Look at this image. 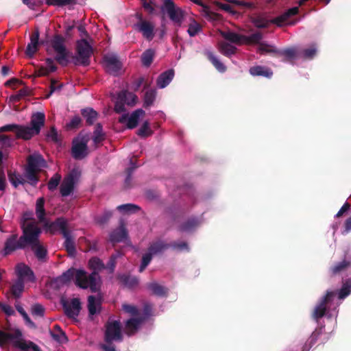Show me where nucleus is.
Segmentation results:
<instances>
[{
  "label": "nucleus",
  "instance_id": "nucleus-1",
  "mask_svg": "<svg viewBox=\"0 0 351 351\" xmlns=\"http://www.w3.org/2000/svg\"><path fill=\"white\" fill-rule=\"evenodd\" d=\"M66 38L61 34H55L50 41V44L53 51L56 52L54 58H47L45 59L47 66H45L48 74L57 71L58 66L54 61L57 62L61 66H66L70 62V51L65 45Z\"/></svg>",
  "mask_w": 351,
  "mask_h": 351
},
{
  "label": "nucleus",
  "instance_id": "nucleus-2",
  "mask_svg": "<svg viewBox=\"0 0 351 351\" xmlns=\"http://www.w3.org/2000/svg\"><path fill=\"white\" fill-rule=\"evenodd\" d=\"M94 275L95 274L92 276H87L86 272L82 269L70 268L58 277L56 281L61 285H64L75 278V283L77 287L82 289L90 288L92 292L95 293L96 285Z\"/></svg>",
  "mask_w": 351,
  "mask_h": 351
},
{
  "label": "nucleus",
  "instance_id": "nucleus-3",
  "mask_svg": "<svg viewBox=\"0 0 351 351\" xmlns=\"http://www.w3.org/2000/svg\"><path fill=\"white\" fill-rule=\"evenodd\" d=\"M299 12V9L298 7H293L286 12H285L281 15L275 17L271 20H267L266 18L262 16H256L252 18V23L257 28H267L270 23L275 24L278 27H282L285 24L294 25L296 24L297 21H292L288 22V19L294 15H296Z\"/></svg>",
  "mask_w": 351,
  "mask_h": 351
},
{
  "label": "nucleus",
  "instance_id": "nucleus-4",
  "mask_svg": "<svg viewBox=\"0 0 351 351\" xmlns=\"http://www.w3.org/2000/svg\"><path fill=\"white\" fill-rule=\"evenodd\" d=\"M45 122V115L43 112L34 114L31 118L30 127L18 125L16 131V137L24 140H29L34 136L40 133Z\"/></svg>",
  "mask_w": 351,
  "mask_h": 351
},
{
  "label": "nucleus",
  "instance_id": "nucleus-5",
  "mask_svg": "<svg viewBox=\"0 0 351 351\" xmlns=\"http://www.w3.org/2000/svg\"><path fill=\"white\" fill-rule=\"evenodd\" d=\"M22 337V332L19 329H16L12 333L6 332L0 330V346H3L10 341L15 340L14 346L16 348L21 349L22 351H42L40 348L31 341H26L23 339H19Z\"/></svg>",
  "mask_w": 351,
  "mask_h": 351
},
{
  "label": "nucleus",
  "instance_id": "nucleus-6",
  "mask_svg": "<svg viewBox=\"0 0 351 351\" xmlns=\"http://www.w3.org/2000/svg\"><path fill=\"white\" fill-rule=\"evenodd\" d=\"M45 160L40 154L30 155L27 158V165L25 169V176L27 180L28 183L32 186H36L39 181L38 172L40 168L43 167Z\"/></svg>",
  "mask_w": 351,
  "mask_h": 351
},
{
  "label": "nucleus",
  "instance_id": "nucleus-7",
  "mask_svg": "<svg viewBox=\"0 0 351 351\" xmlns=\"http://www.w3.org/2000/svg\"><path fill=\"white\" fill-rule=\"evenodd\" d=\"M93 52L91 45L86 39L78 40L76 42V56H71L73 62L75 65L88 66Z\"/></svg>",
  "mask_w": 351,
  "mask_h": 351
},
{
  "label": "nucleus",
  "instance_id": "nucleus-8",
  "mask_svg": "<svg viewBox=\"0 0 351 351\" xmlns=\"http://www.w3.org/2000/svg\"><path fill=\"white\" fill-rule=\"evenodd\" d=\"M21 228L23 234L20 237L25 247L40 241L39 236L41 230L34 221H31L27 224L22 223Z\"/></svg>",
  "mask_w": 351,
  "mask_h": 351
},
{
  "label": "nucleus",
  "instance_id": "nucleus-9",
  "mask_svg": "<svg viewBox=\"0 0 351 351\" xmlns=\"http://www.w3.org/2000/svg\"><path fill=\"white\" fill-rule=\"evenodd\" d=\"M337 295L335 291H327L315 306L313 312V317L318 322L319 319L326 315L330 309V305Z\"/></svg>",
  "mask_w": 351,
  "mask_h": 351
},
{
  "label": "nucleus",
  "instance_id": "nucleus-10",
  "mask_svg": "<svg viewBox=\"0 0 351 351\" xmlns=\"http://www.w3.org/2000/svg\"><path fill=\"white\" fill-rule=\"evenodd\" d=\"M123 339L121 322L119 320H108L105 324L104 341L106 343L121 342Z\"/></svg>",
  "mask_w": 351,
  "mask_h": 351
},
{
  "label": "nucleus",
  "instance_id": "nucleus-11",
  "mask_svg": "<svg viewBox=\"0 0 351 351\" xmlns=\"http://www.w3.org/2000/svg\"><path fill=\"white\" fill-rule=\"evenodd\" d=\"M161 12H166L169 19L179 25L181 24L183 19V12L180 8H177L173 0H164L161 6Z\"/></svg>",
  "mask_w": 351,
  "mask_h": 351
},
{
  "label": "nucleus",
  "instance_id": "nucleus-12",
  "mask_svg": "<svg viewBox=\"0 0 351 351\" xmlns=\"http://www.w3.org/2000/svg\"><path fill=\"white\" fill-rule=\"evenodd\" d=\"M79 176L78 170L74 169L64 178L60 187V192L62 197H67L73 192Z\"/></svg>",
  "mask_w": 351,
  "mask_h": 351
},
{
  "label": "nucleus",
  "instance_id": "nucleus-13",
  "mask_svg": "<svg viewBox=\"0 0 351 351\" xmlns=\"http://www.w3.org/2000/svg\"><path fill=\"white\" fill-rule=\"evenodd\" d=\"M21 237L18 239L17 234H12L5 241L4 247L1 253L3 256H6L17 250L25 249Z\"/></svg>",
  "mask_w": 351,
  "mask_h": 351
},
{
  "label": "nucleus",
  "instance_id": "nucleus-14",
  "mask_svg": "<svg viewBox=\"0 0 351 351\" xmlns=\"http://www.w3.org/2000/svg\"><path fill=\"white\" fill-rule=\"evenodd\" d=\"M62 305L64 314L71 319L76 318L82 308L80 300L77 298L71 299L70 302L62 300Z\"/></svg>",
  "mask_w": 351,
  "mask_h": 351
},
{
  "label": "nucleus",
  "instance_id": "nucleus-15",
  "mask_svg": "<svg viewBox=\"0 0 351 351\" xmlns=\"http://www.w3.org/2000/svg\"><path fill=\"white\" fill-rule=\"evenodd\" d=\"M89 267L93 270L92 273L89 276L94 275L95 278V284L96 285L95 292L99 291L100 287V276L99 274V271H101L105 268V265L102 261L97 258L93 257L91 258L88 261Z\"/></svg>",
  "mask_w": 351,
  "mask_h": 351
},
{
  "label": "nucleus",
  "instance_id": "nucleus-16",
  "mask_svg": "<svg viewBox=\"0 0 351 351\" xmlns=\"http://www.w3.org/2000/svg\"><path fill=\"white\" fill-rule=\"evenodd\" d=\"M106 69L108 73L118 75L122 68V64L115 55H106L104 58Z\"/></svg>",
  "mask_w": 351,
  "mask_h": 351
},
{
  "label": "nucleus",
  "instance_id": "nucleus-17",
  "mask_svg": "<svg viewBox=\"0 0 351 351\" xmlns=\"http://www.w3.org/2000/svg\"><path fill=\"white\" fill-rule=\"evenodd\" d=\"M136 30L141 32L147 40H152L154 37V25L149 21H142L134 25Z\"/></svg>",
  "mask_w": 351,
  "mask_h": 351
},
{
  "label": "nucleus",
  "instance_id": "nucleus-18",
  "mask_svg": "<svg viewBox=\"0 0 351 351\" xmlns=\"http://www.w3.org/2000/svg\"><path fill=\"white\" fill-rule=\"evenodd\" d=\"M44 223L45 226L51 232L60 230L63 236H66L67 233L70 232L67 228V221L63 217H58L53 222L45 221Z\"/></svg>",
  "mask_w": 351,
  "mask_h": 351
},
{
  "label": "nucleus",
  "instance_id": "nucleus-19",
  "mask_svg": "<svg viewBox=\"0 0 351 351\" xmlns=\"http://www.w3.org/2000/svg\"><path fill=\"white\" fill-rule=\"evenodd\" d=\"M87 140L81 141H73L71 148L72 156L76 160H81L87 155Z\"/></svg>",
  "mask_w": 351,
  "mask_h": 351
},
{
  "label": "nucleus",
  "instance_id": "nucleus-20",
  "mask_svg": "<svg viewBox=\"0 0 351 351\" xmlns=\"http://www.w3.org/2000/svg\"><path fill=\"white\" fill-rule=\"evenodd\" d=\"M117 279L121 286L129 289L136 288L139 283L137 277L128 274H119L117 276Z\"/></svg>",
  "mask_w": 351,
  "mask_h": 351
},
{
  "label": "nucleus",
  "instance_id": "nucleus-21",
  "mask_svg": "<svg viewBox=\"0 0 351 351\" xmlns=\"http://www.w3.org/2000/svg\"><path fill=\"white\" fill-rule=\"evenodd\" d=\"M143 317H132L128 319L125 323V332L128 336L134 335L138 330L140 325L143 322Z\"/></svg>",
  "mask_w": 351,
  "mask_h": 351
},
{
  "label": "nucleus",
  "instance_id": "nucleus-22",
  "mask_svg": "<svg viewBox=\"0 0 351 351\" xmlns=\"http://www.w3.org/2000/svg\"><path fill=\"white\" fill-rule=\"evenodd\" d=\"M128 237V231L124 222L121 221L119 227L110 234V241L112 243H119Z\"/></svg>",
  "mask_w": 351,
  "mask_h": 351
},
{
  "label": "nucleus",
  "instance_id": "nucleus-23",
  "mask_svg": "<svg viewBox=\"0 0 351 351\" xmlns=\"http://www.w3.org/2000/svg\"><path fill=\"white\" fill-rule=\"evenodd\" d=\"M32 250L34 252L35 256L41 262L47 261V248L38 241L30 245Z\"/></svg>",
  "mask_w": 351,
  "mask_h": 351
},
{
  "label": "nucleus",
  "instance_id": "nucleus-24",
  "mask_svg": "<svg viewBox=\"0 0 351 351\" xmlns=\"http://www.w3.org/2000/svg\"><path fill=\"white\" fill-rule=\"evenodd\" d=\"M173 77V69H169L162 73L157 79V86L160 88H165L171 82Z\"/></svg>",
  "mask_w": 351,
  "mask_h": 351
},
{
  "label": "nucleus",
  "instance_id": "nucleus-25",
  "mask_svg": "<svg viewBox=\"0 0 351 351\" xmlns=\"http://www.w3.org/2000/svg\"><path fill=\"white\" fill-rule=\"evenodd\" d=\"M199 224L200 221L197 218H189L178 226V230L182 232H190L194 230Z\"/></svg>",
  "mask_w": 351,
  "mask_h": 351
},
{
  "label": "nucleus",
  "instance_id": "nucleus-26",
  "mask_svg": "<svg viewBox=\"0 0 351 351\" xmlns=\"http://www.w3.org/2000/svg\"><path fill=\"white\" fill-rule=\"evenodd\" d=\"M249 72L253 76H263L270 78L273 75L271 69L260 65L250 67Z\"/></svg>",
  "mask_w": 351,
  "mask_h": 351
},
{
  "label": "nucleus",
  "instance_id": "nucleus-27",
  "mask_svg": "<svg viewBox=\"0 0 351 351\" xmlns=\"http://www.w3.org/2000/svg\"><path fill=\"white\" fill-rule=\"evenodd\" d=\"M147 288L152 291V294L158 297L162 298L168 295V288L156 282L148 284Z\"/></svg>",
  "mask_w": 351,
  "mask_h": 351
},
{
  "label": "nucleus",
  "instance_id": "nucleus-28",
  "mask_svg": "<svg viewBox=\"0 0 351 351\" xmlns=\"http://www.w3.org/2000/svg\"><path fill=\"white\" fill-rule=\"evenodd\" d=\"M170 247V244L165 242L162 240H158L152 242L149 248V251L153 255L162 253Z\"/></svg>",
  "mask_w": 351,
  "mask_h": 351
},
{
  "label": "nucleus",
  "instance_id": "nucleus-29",
  "mask_svg": "<svg viewBox=\"0 0 351 351\" xmlns=\"http://www.w3.org/2000/svg\"><path fill=\"white\" fill-rule=\"evenodd\" d=\"M16 272L19 276L18 279H22L25 277H27L30 282L35 280V276L33 271L29 267L25 265H19L16 267Z\"/></svg>",
  "mask_w": 351,
  "mask_h": 351
},
{
  "label": "nucleus",
  "instance_id": "nucleus-30",
  "mask_svg": "<svg viewBox=\"0 0 351 351\" xmlns=\"http://www.w3.org/2000/svg\"><path fill=\"white\" fill-rule=\"evenodd\" d=\"M351 267V261L344 259L341 262H339L330 268V272L332 276H336L344 271H346Z\"/></svg>",
  "mask_w": 351,
  "mask_h": 351
},
{
  "label": "nucleus",
  "instance_id": "nucleus-31",
  "mask_svg": "<svg viewBox=\"0 0 351 351\" xmlns=\"http://www.w3.org/2000/svg\"><path fill=\"white\" fill-rule=\"evenodd\" d=\"M221 36L226 40H228L229 42L237 45H241L243 43V35L239 34L237 33L228 31V32H223L221 31L220 32Z\"/></svg>",
  "mask_w": 351,
  "mask_h": 351
},
{
  "label": "nucleus",
  "instance_id": "nucleus-32",
  "mask_svg": "<svg viewBox=\"0 0 351 351\" xmlns=\"http://www.w3.org/2000/svg\"><path fill=\"white\" fill-rule=\"evenodd\" d=\"M118 95L121 100H123L125 104L130 106H134L138 99L135 94L128 90H121L119 93Z\"/></svg>",
  "mask_w": 351,
  "mask_h": 351
},
{
  "label": "nucleus",
  "instance_id": "nucleus-33",
  "mask_svg": "<svg viewBox=\"0 0 351 351\" xmlns=\"http://www.w3.org/2000/svg\"><path fill=\"white\" fill-rule=\"evenodd\" d=\"M81 114L88 125H93L98 117V113L92 108L82 109Z\"/></svg>",
  "mask_w": 351,
  "mask_h": 351
},
{
  "label": "nucleus",
  "instance_id": "nucleus-34",
  "mask_svg": "<svg viewBox=\"0 0 351 351\" xmlns=\"http://www.w3.org/2000/svg\"><path fill=\"white\" fill-rule=\"evenodd\" d=\"M144 114L145 111L142 109H137L134 110L128 118V121L127 122L128 128H135L138 125L140 117Z\"/></svg>",
  "mask_w": 351,
  "mask_h": 351
},
{
  "label": "nucleus",
  "instance_id": "nucleus-35",
  "mask_svg": "<svg viewBox=\"0 0 351 351\" xmlns=\"http://www.w3.org/2000/svg\"><path fill=\"white\" fill-rule=\"evenodd\" d=\"M278 49L274 45H269L265 42L259 43V46L257 48V53L264 54H271L277 56Z\"/></svg>",
  "mask_w": 351,
  "mask_h": 351
},
{
  "label": "nucleus",
  "instance_id": "nucleus-36",
  "mask_svg": "<svg viewBox=\"0 0 351 351\" xmlns=\"http://www.w3.org/2000/svg\"><path fill=\"white\" fill-rule=\"evenodd\" d=\"M51 335L53 339L58 341L59 343H66L68 341V338L65 332L62 330L61 327L56 324L53 327V330L51 331Z\"/></svg>",
  "mask_w": 351,
  "mask_h": 351
},
{
  "label": "nucleus",
  "instance_id": "nucleus-37",
  "mask_svg": "<svg viewBox=\"0 0 351 351\" xmlns=\"http://www.w3.org/2000/svg\"><path fill=\"white\" fill-rule=\"evenodd\" d=\"M208 60L213 64L215 68L220 73H224L226 71V66L210 51H206Z\"/></svg>",
  "mask_w": 351,
  "mask_h": 351
},
{
  "label": "nucleus",
  "instance_id": "nucleus-38",
  "mask_svg": "<svg viewBox=\"0 0 351 351\" xmlns=\"http://www.w3.org/2000/svg\"><path fill=\"white\" fill-rule=\"evenodd\" d=\"M65 239L64 246L69 256L73 257L76 254L75 244L73 239L71 237L70 232L67 233L66 236H63Z\"/></svg>",
  "mask_w": 351,
  "mask_h": 351
},
{
  "label": "nucleus",
  "instance_id": "nucleus-39",
  "mask_svg": "<svg viewBox=\"0 0 351 351\" xmlns=\"http://www.w3.org/2000/svg\"><path fill=\"white\" fill-rule=\"evenodd\" d=\"M45 199L40 197L37 199L36 204V214L40 222H45Z\"/></svg>",
  "mask_w": 351,
  "mask_h": 351
},
{
  "label": "nucleus",
  "instance_id": "nucleus-40",
  "mask_svg": "<svg viewBox=\"0 0 351 351\" xmlns=\"http://www.w3.org/2000/svg\"><path fill=\"white\" fill-rule=\"evenodd\" d=\"M88 309L90 315H94L100 312L101 303L96 300L94 295H90L88 298Z\"/></svg>",
  "mask_w": 351,
  "mask_h": 351
},
{
  "label": "nucleus",
  "instance_id": "nucleus-41",
  "mask_svg": "<svg viewBox=\"0 0 351 351\" xmlns=\"http://www.w3.org/2000/svg\"><path fill=\"white\" fill-rule=\"evenodd\" d=\"M263 39L262 33L257 32L254 34H252L250 36L243 35V43L245 45H258L259 46V43H261V40Z\"/></svg>",
  "mask_w": 351,
  "mask_h": 351
},
{
  "label": "nucleus",
  "instance_id": "nucleus-42",
  "mask_svg": "<svg viewBox=\"0 0 351 351\" xmlns=\"http://www.w3.org/2000/svg\"><path fill=\"white\" fill-rule=\"evenodd\" d=\"M351 293V276L343 281L341 288L338 292V298L340 300L344 299Z\"/></svg>",
  "mask_w": 351,
  "mask_h": 351
},
{
  "label": "nucleus",
  "instance_id": "nucleus-43",
  "mask_svg": "<svg viewBox=\"0 0 351 351\" xmlns=\"http://www.w3.org/2000/svg\"><path fill=\"white\" fill-rule=\"evenodd\" d=\"M106 138V134L103 131L102 125L99 123H97L93 135V141L97 145L100 144Z\"/></svg>",
  "mask_w": 351,
  "mask_h": 351
},
{
  "label": "nucleus",
  "instance_id": "nucleus-44",
  "mask_svg": "<svg viewBox=\"0 0 351 351\" xmlns=\"http://www.w3.org/2000/svg\"><path fill=\"white\" fill-rule=\"evenodd\" d=\"M218 49L220 53L227 57L234 55L237 51V47L226 42L219 43Z\"/></svg>",
  "mask_w": 351,
  "mask_h": 351
},
{
  "label": "nucleus",
  "instance_id": "nucleus-45",
  "mask_svg": "<svg viewBox=\"0 0 351 351\" xmlns=\"http://www.w3.org/2000/svg\"><path fill=\"white\" fill-rule=\"evenodd\" d=\"M24 291L23 280L18 279L10 287V292L16 299L20 298Z\"/></svg>",
  "mask_w": 351,
  "mask_h": 351
},
{
  "label": "nucleus",
  "instance_id": "nucleus-46",
  "mask_svg": "<svg viewBox=\"0 0 351 351\" xmlns=\"http://www.w3.org/2000/svg\"><path fill=\"white\" fill-rule=\"evenodd\" d=\"M277 56H283V61H292L297 56V50L295 47L287 48L283 50L278 49Z\"/></svg>",
  "mask_w": 351,
  "mask_h": 351
},
{
  "label": "nucleus",
  "instance_id": "nucleus-47",
  "mask_svg": "<svg viewBox=\"0 0 351 351\" xmlns=\"http://www.w3.org/2000/svg\"><path fill=\"white\" fill-rule=\"evenodd\" d=\"M155 51L152 49H146L141 55V62L143 66L149 67L154 60Z\"/></svg>",
  "mask_w": 351,
  "mask_h": 351
},
{
  "label": "nucleus",
  "instance_id": "nucleus-48",
  "mask_svg": "<svg viewBox=\"0 0 351 351\" xmlns=\"http://www.w3.org/2000/svg\"><path fill=\"white\" fill-rule=\"evenodd\" d=\"M8 176L10 183L16 188L19 184H24L26 181L20 174L16 173L15 171H8Z\"/></svg>",
  "mask_w": 351,
  "mask_h": 351
},
{
  "label": "nucleus",
  "instance_id": "nucleus-49",
  "mask_svg": "<svg viewBox=\"0 0 351 351\" xmlns=\"http://www.w3.org/2000/svg\"><path fill=\"white\" fill-rule=\"evenodd\" d=\"M156 97V91L151 89L145 92L143 98V107L147 108L152 106Z\"/></svg>",
  "mask_w": 351,
  "mask_h": 351
},
{
  "label": "nucleus",
  "instance_id": "nucleus-50",
  "mask_svg": "<svg viewBox=\"0 0 351 351\" xmlns=\"http://www.w3.org/2000/svg\"><path fill=\"white\" fill-rule=\"evenodd\" d=\"M112 216V212L105 210L102 214L95 217V221L100 226H103L108 223Z\"/></svg>",
  "mask_w": 351,
  "mask_h": 351
},
{
  "label": "nucleus",
  "instance_id": "nucleus-51",
  "mask_svg": "<svg viewBox=\"0 0 351 351\" xmlns=\"http://www.w3.org/2000/svg\"><path fill=\"white\" fill-rule=\"evenodd\" d=\"M117 209L123 213L131 214L137 213L141 208L134 204H125L118 206Z\"/></svg>",
  "mask_w": 351,
  "mask_h": 351
},
{
  "label": "nucleus",
  "instance_id": "nucleus-52",
  "mask_svg": "<svg viewBox=\"0 0 351 351\" xmlns=\"http://www.w3.org/2000/svg\"><path fill=\"white\" fill-rule=\"evenodd\" d=\"M152 134L153 131L151 130L149 123L147 121H145L137 131V134L142 138H146Z\"/></svg>",
  "mask_w": 351,
  "mask_h": 351
},
{
  "label": "nucleus",
  "instance_id": "nucleus-53",
  "mask_svg": "<svg viewBox=\"0 0 351 351\" xmlns=\"http://www.w3.org/2000/svg\"><path fill=\"white\" fill-rule=\"evenodd\" d=\"M77 0H46V4L48 5H54L63 7L67 5H75Z\"/></svg>",
  "mask_w": 351,
  "mask_h": 351
},
{
  "label": "nucleus",
  "instance_id": "nucleus-54",
  "mask_svg": "<svg viewBox=\"0 0 351 351\" xmlns=\"http://www.w3.org/2000/svg\"><path fill=\"white\" fill-rule=\"evenodd\" d=\"M130 167L126 169L127 176L125 180V186H130L132 181V175L133 171L138 167V166L133 162L132 159L130 160Z\"/></svg>",
  "mask_w": 351,
  "mask_h": 351
},
{
  "label": "nucleus",
  "instance_id": "nucleus-55",
  "mask_svg": "<svg viewBox=\"0 0 351 351\" xmlns=\"http://www.w3.org/2000/svg\"><path fill=\"white\" fill-rule=\"evenodd\" d=\"M61 178V176L58 173H56L51 178L47 184L48 189L51 191L56 190L60 182Z\"/></svg>",
  "mask_w": 351,
  "mask_h": 351
},
{
  "label": "nucleus",
  "instance_id": "nucleus-56",
  "mask_svg": "<svg viewBox=\"0 0 351 351\" xmlns=\"http://www.w3.org/2000/svg\"><path fill=\"white\" fill-rule=\"evenodd\" d=\"M202 29V26L197 22L193 21V23L189 25L187 32L190 36L193 37L201 32Z\"/></svg>",
  "mask_w": 351,
  "mask_h": 351
},
{
  "label": "nucleus",
  "instance_id": "nucleus-57",
  "mask_svg": "<svg viewBox=\"0 0 351 351\" xmlns=\"http://www.w3.org/2000/svg\"><path fill=\"white\" fill-rule=\"evenodd\" d=\"M27 95H28V90L27 88H22L19 90L16 94L12 95L10 97V101L12 103L18 102Z\"/></svg>",
  "mask_w": 351,
  "mask_h": 351
},
{
  "label": "nucleus",
  "instance_id": "nucleus-58",
  "mask_svg": "<svg viewBox=\"0 0 351 351\" xmlns=\"http://www.w3.org/2000/svg\"><path fill=\"white\" fill-rule=\"evenodd\" d=\"M350 213H351V204L348 202H346L342 206V207L340 208V210L337 212V213L335 215V217L341 218L343 217H346Z\"/></svg>",
  "mask_w": 351,
  "mask_h": 351
},
{
  "label": "nucleus",
  "instance_id": "nucleus-59",
  "mask_svg": "<svg viewBox=\"0 0 351 351\" xmlns=\"http://www.w3.org/2000/svg\"><path fill=\"white\" fill-rule=\"evenodd\" d=\"M81 123H82V119L80 118V116L76 115V116H74L71 119L70 122L66 123V128L69 130L76 129V128H78L81 125Z\"/></svg>",
  "mask_w": 351,
  "mask_h": 351
},
{
  "label": "nucleus",
  "instance_id": "nucleus-60",
  "mask_svg": "<svg viewBox=\"0 0 351 351\" xmlns=\"http://www.w3.org/2000/svg\"><path fill=\"white\" fill-rule=\"evenodd\" d=\"M170 244V247H172L173 250H176L178 251H189V247L186 242L181 241V242H173Z\"/></svg>",
  "mask_w": 351,
  "mask_h": 351
},
{
  "label": "nucleus",
  "instance_id": "nucleus-61",
  "mask_svg": "<svg viewBox=\"0 0 351 351\" xmlns=\"http://www.w3.org/2000/svg\"><path fill=\"white\" fill-rule=\"evenodd\" d=\"M122 308L125 313L132 316H137L139 315L138 309L134 305L124 304L122 306Z\"/></svg>",
  "mask_w": 351,
  "mask_h": 351
},
{
  "label": "nucleus",
  "instance_id": "nucleus-62",
  "mask_svg": "<svg viewBox=\"0 0 351 351\" xmlns=\"http://www.w3.org/2000/svg\"><path fill=\"white\" fill-rule=\"evenodd\" d=\"M15 307L17 311L22 315L23 319L29 324H33L34 323L32 322L31 319L28 316L27 313L25 312L24 308L22 307V306L19 303L16 302L15 304Z\"/></svg>",
  "mask_w": 351,
  "mask_h": 351
},
{
  "label": "nucleus",
  "instance_id": "nucleus-63",
  "mask_svg": "<svg viewBox=\"0 0 351 351\" xmlns=\"http://www.w3.org/2000/svg\"><path fill=\"white\" fill-rule=\"evenodd\" d=\"M38 50V45L28 44L25 50V54L32 58Z\"/></svg>",
  "mask_w": 351,
  "mask_h": 351
},
{
  "label": "nucleus",
  "instance_id": "nucleus-64",
  "mask_svg": "<svg viewBox=\"0 0 351 351\" xmlns=\"http://www.w3.org/2000/svg\"><path fill=\"white\" fill-rule=\"evenodd\" d=\"M32 314L39 316L43 317L45 315V308L40 304H36L32 306Z\"/></svg>",
  "mask_w": 351,
  "mask_h": 351
}]
</instances>
